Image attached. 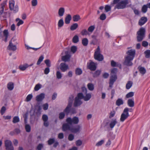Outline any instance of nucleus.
<instances>
[{
  "label": "nucleus",
  "instance_id": "nucleus-1",
  "mask_svg": "<svg viewBox=\"0 0 150 150\" xmlns=\"http://www.w3.org/2000/svg\"><path fill=\"white\" fill-rule=\"evenodd\" d=\"M136 51L134 49H130L126 52L127 55L125 57V60L123 64L127 66H131L133 64L132 61L135 57Z\"/></svg>",
  "mask_w": 150,
  "mask_h": 150
},
{
  "label": "nucleus",
  "instance_id": "nucleus-2",
  "mask_svg": "<svg viewBox=\"0 0 150 150\" xmlns=\"http://www.w3.org/2000/svg\"><path fill=\"white\" fill-rule=\"evenodd\" d=\"M129 3L128 0H122L120 1V0H114L113 3L111 4V5L113 6V4H117L115 9H122L126 8Z\"/></svg>",
  "mask_w": 150,
  "mask_h": 150
},
{
  "label": "nucleus",
  "instance_id": "nucleus-3",
  "mask_svg": "<svg viewBox=\"0 0 150 150\" xmlns=\"http://www.w3.org/2000/svg\"><path fill=\"white\" fill-rule=\"evenodd\" d=\"M100 48L98 46L94 54V57L95 59L99 61H102L103 59V56L101 54Z\"/></svg>",
  "mask_w": 150,
  "mask_h": 150
},
{
  "label": "nucleus",
  "instance_id": "nucleus-4",
  "mask_svg": "<svg viewBox=\"0 0 150 150\" xmlns=\"http://www.w3.org/2000/svg\"><path fill=\"white\" fill-rule=\"evenodd\" d=\"M145 28H142L137 32V40L138 42H140L143 40L145 37Z\"/></svg>",
  "mask_w": 150,
  "mask_h": 150
},
{
  "label": "nucleus",
  "instance_id": "nucleus-5",
  "mask_svg": "<svg viewBox=\"0 0 150 150\" xmlns=\"http://www.w3.org/2000/svg\"><path fill=\"white\" fill-rule=\"evenodd\" d=\"M16 39L13 38L9 42V44L7 49L10 50L15 51L16 49Z\"/></svg>",
  "mask_w": 150,
  "mask_h": 150
},
{
  "label": "nucleus",
  "instance_id": "nucleus-6",
  "mask_svg": "<svg viewBox=\"0 0 150 150\" xmlns=\"http://www.w3.org/2000/svg\"><path fill=\"white\" fill-rule=\"evenodd\" d=\"M129 110V109L127 108H126L124 109L123 112L121 115L120 119L121 122H123L129 116L128 113Z\"/></svg>",
  "mask_w": 150,
  "mask_h": 150
},
{
  "label": "nucleus",
  "instance_id": "nucleus-7",
  "mask_svg": "<svg viewBox=\"0 0 150 150\" xmlns=\"http://www.w3.org/2000/svg\"><path fill=\"white\" fill-rule=\"evenodd\" d=\"M66 121L68 123L72 125V124H77L79 122V118L75 116L71 118V117H68L66 119Z\"/></svg>",
  "mask_w": 150,
  "mask_h": 150
},
{
  "label": "nucleus",
  "instance_id": "nucleus-8",
  "mask_svg": "<svg viewBox=\"0 0 150 150\" xmlns=\"http://www.w3.org/2000/svg\"><path fill=\"white\" fill-rule=\"evenodd\" d=\"M4 144L6 150H14V147L12 142L9 140H6L4 141Z\"/></svg>",
  "mask_w": 150,
  "mask_h": 150
},
{
  "label": "nucleus",
  "instance_id": "nucleus-9",
  "mask_svg": "<svg viewBox=\"0 0 150 150\" xmlns=\"http://www.w3.org/2000/svg\"><path fill=\"white\" fill-rule=\"evenodd\" d=\"M78 96L80 97L82 99H83L85 101L89 100L91 98V96L90 93H86L85 96H84L83 93H78Z\"/></svg>",
  "mask_w": 150,
  "mask_h": 150
},
{
  "label": "nucleus",
  "instance_id": "nucleus-10",
  "mask_svg": "<svg viewBox=\"0 0 150 150\" xmlns=\"http://www.w3.org/2000/svg\"><path fill=\"white\" fill-rule=\"evenodd\" d=\"M81 99L82 98L78 96V94L77 96L75 98L74 104V106L75 107H77L81 105L82 103V101L81 100Z\"/></svg>",
  "mask_w": 150,
  "mask_h": 150
},
{
  "label": "nucleus",
  "instance_id": "nucleus-11",
  "mask_svg": "<svg viewBox=\"0 0 150 150\" xmlns=\"http://www.w3.org/2000/svg\"><path fill=\"white\" fill-rule=\"evenodd\" d=\"M81 126L80 125H77L75 127H71L70 131L74 133H79L81 129Z\"/></svg>",
  "mask_w": 150,
  "mask_h": 150
},
{
  "label": "nucleus",
  "instance_id": "nucleus-12",
  "mask_svg": "<svg viewBox=\"0 0 150 150\" xmlns=\"http://www.w3.org/2000/svg\"><path fill=\"white\" fill-rule=\"evenodd\" d=\"M72 103V99L70 97L69 98V103L68 105L64 110V112H65V113L67 114H68L69 113V111H70V108L71 106Z\"/></svg>",
  "mask_w": 150,
  "mask_h": 150
},
{
  "label": "nucleus",
  "instance_id": "nucleus-13",
  "mask_svg": "<svg viewBox=\"0 0 150 150\" xmlns=\"http://www.w3.org/2000/svg\"><path fill=\"white\" fill-rule=\"evenodd\" d=\"M69 68L68 65L65 63H62L60 65V68L63 72L66 71Z\"/></svg>",
  "mask_w": 150,
  "mask_h": 150
},
{
  "label": "nucleus",
  "instance_id": "nucleus-14",
  "mask_svg": "<svg viewBox=\"0 0 150 150\" xmlns=\"http://www.w3.org/2000/svg\"><path fill=\"white\" fill-rule=\"evenodd\" d=\"M71 125L67 123L64 124L62 126V130L63 131H66L67 130L70 131L71 127L70 125Z\"/></svg>",
  "mask_w": 150,
  "mask_h": 150
},
{
  "label": "nucleus",
  "instance_id": "nucleus-15",
  "mask_svg": "<svg viewBox=\"0 0 150 150\" xmlns=\"http://www.w3.org/2000/svg\"><path fill=\"white\" fill-rule=\"evenodd\" d=\"M89 69L91 71H94L96 68L95 64L93 62H91L88 65Z\"/></svg>",
  "mask_w": 150,
  "mask_h": 150
},
{
  "label": "nucleus",
  "instance_id": "nucleus-16",
  "mask_svg": "<svg viewBox=\"0 0 150 150\" xmlns=\"http://www.w3.org/2000/svg\"><path fill=\"white\" fill-rule=\"evenodd\" d=\"M147 21V18L146 17H142L139 21V25L142 26Z\"/></svg>",
  "mask_w": 150,
  "mask_h": 150
},
{
  "label": "nucleus",
  "instance_id": "nucleus-17",
  "mask_svg": "<svg viewBox=\"0 0 150 150\" xmlns=\"http://www.w3.org/2000/svg\"><path fill=\"white\" fill-rule=\"evenodd\" d=\"M117 123V121L116 119H112L110 121L109 124L110 127L111 129H112Z\"/></svg>",
  "mask_w": 150,
  "mask_h": 150
},
{
  "label": "nucleus",
  "instance_id": "nucleus-18",
  "mask_svg": "<svg viewBox=\"0 0 150 150\" xmlns=\"http://www.w3.org/2000/svg\"><path fill=\"white\" fill-rule=\"evenodd\" d=\"M65 12V9L63 7H61L58 10V14L59 17L62 16Z\"/></svg>",
  "mask_w": 150,
  "mask_h": 150
},
{
  "label": "nucleus",
  "instance_id": "nucleus-19",
  "mask_svg": "<svg viewBox=\"0 0 150 150\" xmlns=\"http://www.w3.org/2000/svg\"><path fill=\"white\" fill-rule=\"evenodd\" d=\"M45 98V94L41 93L36 97V100L38 101H42Z\"/></svg>",
  "mask_w": 150,
  "mask_h": 150
},
{
  "label": "nucleus",
  "instance_id": "nucleus-20",
  "mask_svg": "<svg viewBox=\"0 0 150 150\" xmlns=\"http://www.w3.org/2000/svg\"><path fill=\"white\" fill-rule=\"evenodd\" d=\"M71 19V17L70 15L68 14L65 17V22L66 24H69L70 23V21Z\"/></svg>",
  "mask_w": 150,
  "mask_h": 150
},
{
  "label": "nucleus",
  "instance_id": "nucleus-21",
  "mask_svg": "<svg viewBox=\"0 0 150 150\" xmlns=\"http://www.w3.org/2000/svg\"><path fill=\"white\" fill-rule=\"evenodd\" d=\"M65 53L66 54H67L68 52H66ZM70 55L68 54H67L66 55L62 56V60L65 62L68 61L69 59L70 58Z\"/></svg>",
  "mask_w": 150,
  "mask_h": 150
},
{
  "label": "nucleus",
  "instance_id": "nucleus-22",
  "mask_svg": "<svg viewBox=\"0 0 150 150\" xmlns=\"http://www.w3.org/2000/svg\"><path fill=\"white\" fill-rule=\"evenodd\" d=\"M3 33L4 36L5 37V38L4 39H3L2 40L4 41L5 42H6L8 34V30H4L3 31Z\"/></svg>",
  "mask_w": 150,
  "mask_h": 150
},
{
  "label": "nucleus",
  "instance_id": "nucleus-23",
  "mask_svg": "<svg viewBox=\"0 0 150 150\" xmlns=\"http://www.w3.org/2000/svg\"><path fill=\"white\" fill-rule=\"evenodd\" d=\"M64 22L62 18L60 19L58 21V29L62 27L64 25Z\"/></svg>",
  "mask_w": 150,
  "mask_h": 150
},
{
  "label": "nucleus",
  "instance_id": "nucleus-24",
  "mask_svg": "<svg viewBox=\"0 0 150 150\" xmlns=\"http://www.w3.org/2000/svg\"><path fill=\"white\" fill-rule=\"evenodd\" d=\"M111 64L112 67H118L120 68H121V65L120 64L116 63L113 60L111 61Z\"/></svg>",
  "mask_w": 150,
  "mask_h": 150
},
{
  "label": "nucleus",
  "instance_id": "nucleus-25",
  "mask_svg": "<svg viewBox=\"0 0 150 150\" xmlns=\"http://www.w3.org/2000/svg\"><path fill=\"white\" fill-rule=\"evenodd\" d=\"M127 104L129 107H133L134 105V100L132 99H129L127 101Z\"/></svg>",
  "mask_w": 150,
  "mask_h": 150
},
{
  "label": "nucleus",
  "instance_id": "nucleus-26",
  "mask_svg": "<svg viewBox=\"0 0 150 150\" xmlns=\"http://www.w3.org/2000/svg\"><path fill=\"white\" fill-rule=\"evenodd\" d=\"M123 103V101L122 99L118 98L116 101V104L118 106H119L120 105H122Z\"/></svg>",
  "mask_w": 150,
  "mask_h": 150
},
{
  "label": "nucleus",
  "instance_id": "nucleus-27",
  "mask_svg": "<svg viewBox=\"0 0 150 150\" xmlns=\"http://www.w3.org/2000/svg\"><path fill=\"white\" fill-rule=\"evenodd\" d=\"M81 19L80 16L79 15H74L73 17V19L74 21L77 22Z\"/></svg>",
  "mask_w": 150,
  "mask_h": 150
},
{
  "label": "nucleus",
  "instance_id": "nucleus-28",
  "mask_svg": "<svg viewBox=\"0 0 150 150\" xmlns=\"http://www.w3.org/2000/svg\"><path fill=\"white\" fill-rule=\"evenodd\" d=\"M28 67V65L27 64H25L23 65L20 66L19 68L21 70L24 71Z\"/></svg>",
  "mask_w": 150,
  "mask_h": 150
},
{
  "label": "nucleus",
  "instance_id": "nucleus-29",
  "mask_svg": "<svg viewBox=\"0 0 150 150\" xmlns=\"http://www.w3.org/2000/svg\"><path fill=\"white\" fill-rule=\"evenodd\" d=\"M117 72V69L116 68H114L112 69L111 71V76H116V74Z\"/></svg>",
  "mask_w": 150,
  "mask_h": 150
},
{
  "label": "nucleus",
  "instance_id": "nucleus-30",
  "mask_svg": "<svg viewBox=\"0 0 150 150\" xmlns=\"http://www.w3.org/2000/svg\"><path fill=\"white\" fill-rule=\"evenodd\" d=\"M140 73L143 75L146 72V70L144 68L142 67H138Z\"/></svg>",
  "mask_w": 150,
  "mask_h": 150
},
{
  "label": "nucleus",
  "instance_id": "nucleus-31",
  "mask_svg": "<svg viewBox=\"0 0 150 150\" xmlns=\"http://www.w3.org/2000/svg\"><path fill=\"white\" fill-rule=\"evenodd\" d=\"M87 87L88 89L91 91H93L94 89L93 84L91 83H89L87 84Z\"/></svg>",
  "mask_w": 150,
  "mask_h": 150
},
{
  "label": "nucleus",
  "instance_id": "nucleus-32",
  "mask_svg": "<svg viewBox=\"0 0 150 150\" xmlns=\"http://www.w3.org/2000/svg\"><path fill=\"white\" fill-rule=\"evenodd\" d=\"M15 1L13 0H11L9 1V7L10 9H12L14 6Z\"/></svg>",
  "mask_w": 150,
  "mask_h": 150
},
{
  "label": "nucleus",
  "instance_id": "nucleus-33",
  "mask_svg": "<svg viewBox=\"0 0 150 150\" xmlns=\"http://www.w3.org/2000/svg\"><path fill=\"white\" fill-rule=\"evenodd\" d=\"M78 24L77 23H75L71 26L70 29L71 30H74L78 28Z\"/></svg>",
  "mask_w": 150,
  "mask_h": 150
},
{
  "label": "nucleus",
  "instance_id": "nucleus-34",
  "mask_svg": "<svg viewBox=\"0 0 150 150\" xmlns=\"http://www.w3.org/2000/svg\"><path fill=\"white\" fill-rule=\"evenodd\" d=\"M132 82L131 81H128L126 86V89H129L132 86Z\"/></svg>",
  "mask_w": 150,
  "mask_h": 150
},
{
  "label": "nucleus",
  "instance_id": "nucleus-35",
  "mask_svg": "<svg viewBox=\"0 0 150 150\" xmlns=\"http://www.w3.org/2000/svg\"><path fill=\"white\" fill-rule=\"evenodd\" d=\"M79 41V38L78 35H75L72 39V42L74 43H77Z\"/></svg>",
  "mask_w": 150,
  "mask_h": 150
},
{
  "label": "nucleus",
  "instance_id": "nucleus-36",
  "mask_svg": "<svg viewBox=\"0 0 150 150\" xmlns=\"http://www.w3.org/2000/svg\"><path fill=\"white\" fill-rule=\"evenodd\" d=\"M7 88L10 90H12L13 88V84L12 82H10L8 84Z\"/></svg>",
  "mask_w": 150,
  "mask_h": 150
},
{
  "label": "nucleus",
  "instance_id": "nucleus-37",
  "mask_svg": "<svg viewBox=\"0 0 150 150\" xmlns=\"http://www.w3.org/2000/svg\"><path fill=\"white\" fill-rule=\"evenodd\" d=\"M88 42V40L86 38H83L82 41V44L84 46H86L87 45Z\"/></svg>",
  "mask_w": 150,
  "mask_h": 150
},
{
  "label": "nucleus",
  "instance_id": "nucleus-38",
  "mask_svg": "<svg viewBox=\"0 0 150 150\" xmlns=\"http://www.w3.org/2000/svg\"><path fill=\"white\" fill-rule=\"evenodd\" d=\"M16 22H18L17 25L18 26L23 23V21L21 20L19 18H17L16 20Z\"/></svg>",
  "mask_w": 150,
  "mask_h": 150
},
{
  "label": "nucleus",
  "instance_id": "nucleus-39",
  "mask_svg": "<svg viewBox=\"0 0 150 150\" xmlns=\"http://www.w3.org/2000/svg\"><path fill=\"white\" fill-rule=\"evenodd\" d=\"M82 71L81 69L79 68H77L75 71L76 74L78 75H79L82 73Z\"/></svg>",
  "mask_w": 150,
  "mask_h": 150
},
{
  "label": "nucleus",
  "instance_id": "nucleus-40",
  "mask_svg": "<svg viewBox=\"0 0 150 150\" xmlns=\"http://www.w3.org/2000/svg\"><path fill=\"white\" fill-rule=\"evenodd\" d=\"M19 121V118L18 116H15L13 118V122L14 123H16Z\"/></svg>",
  "mask_w": 150,
  "mask_h": 150
},
{
  "label": "nucleus",
  "instance_id": "nucleus-41",
  "mask_svg": "<svg viewBox=\"0 0 150 150\" xmlns=\"http://www.w3.org/2000/svg\"><path fill=\"white\" fill-rule=\"evenodd\" d=\"M81 35L83 36L87 35L88 34V33L86 29H84L81 31Z\"/></svg>",
  "mask_w": 150,
  "mask_h": 150
},
{
  "label": "nucleus",
  "instance_id": "nucleus-42",
  "mask_svg": "<svg viewBox=\"0 0 150 150\" xmlns=\"http://www.w3.org/2000/svg\"><path fill=\"white\" fill-rule=\"evenodd\" d=\"M11 10H13V12L14 13H16L18 11V6L16 5L15 6H14L13 7L12 9H10Z\"/></svg>",
  "mask_w": 150,
  "mask_h": 150
},
{
  "label": "nucleus",
  "instance_id": "nucleus-43",
  "mask_svg": "<svg viewBox=\"0 0 150 150\" xmlns=\"http://www.w3.org/2000/svg\"><path fill=\"white\" fill-rule=\"evenodd\" d=\"M95 28L94 25H91L88 28V30L89 32L92 33Z\"/></svg>",
  "mask_w": 150,
  "mask_h": 150
},
{
  "label": "nucleus",
  "instance_id": "nucleus-44",
  "mask_svg": "<svg viewBox=\"0 0 150 150\" xmlns=\"http://www.w3.org/2000/svg\"><path fill=\"white\" fill-rule=\"evenodd\" d=\"M100 70L96 71L93 74V76L94 77H98L100 74Z\"/></svg>",
  "mask_w": 150,
  "mask_h": 150
},
{
  "label": "nucleus",
  "instance_id": "nucleus-45",
  "mask_svg": "<svg viewBox=\"0 0 150 150\" xmlns=\"http://www.w3.org/2000/svg\"><path fill=\"white\" fill-rule=\"evenodd\" d=\"M145 54V57L147 58L150 57V50H147L144 52Z\"/></svg>",
  "mask_w": 150,
  "mask_h": 150
},
{
  "label": "nucleus",
  "instance_id": "nucleus-46",
  "mask_svg": "<svg viewBox=\"0 0 150 150\" xmlns=\"http://www.w3.org/2000/svg\"><path fill=\"white\" fill-rule=\"evenodd\" d=\"M55 142V139L54 138L50 139L47 141L48 144L49 145H51L53 144Z\"/></svg>",
  "mask_w": 150,
  "mask_h": 150
},
{
  "label": "nucleus",
  "instance_id": "nucleus-47",
  "mask_svg": "<svg viewBox=\"0 0 150 150\" xmlns=\"http://www.w3.org/2000/svg\"><path fill=\"white\" fill-rule=\"evenodd\" d=\"M117 79V77H115V76H111V77L110 80V82L112 83L113 84L114 82L115 81L116 79Z\"/></svg>",
  "mask_w": 150,
  "mask_h": 150
},
{
  "label": "nucleus",
  "instance_id": "nucleus-48",
  "mask_svg": "<svg viewBox=\"0 0 150 150\" xmlns=\"http://www.w3.org/2000/svg\"><path fill=\"white\" fill-rule=\"evenodd\" d=\"M32 97L33 96L32 94H30L28 95V96H27L26 98L25 101L27 102H28L30 101Z\"/></svg>",
  "mask_w": 150,
  "mask_h": 150
},
{
  "label": "nucleus",
  "instance_id": "nucleus-49",
  "mask_svg": "<svg viewBox=\"0 0 150 150\" xmlns=\"http://www.w3.org/2000/svg\"><path fill=\"white\" fill-rule=\"evenodd\" d=\"M41 85L40 84H38L35 85L34 88V90L35 91H38L41 88Z\"/></svg>",
  "mask_w": 150,
  "mask_h": 150
},
{
  "label": "nucleus",
  "instance_id": "nucleus-50",
  "mask_svg": "<svg viewBox=\"0 0 150 150\" xmlns=\"http://www.w3.org/2000/svg\"><path fill=\"white\" fill-rule=\"evenodd\" d=\"M134 95L133 92H131L128 93L126 96V98H128L132 97Z\"/></svg>",
  "mask_w": 150,
  "mask_h": 150
},
{
  "label": "nucleus",
  "instance_id": "nucleus-51",
  "mask_svg": "<svg viewBox=\"0 0 150 150\" xmlns=\"http://www.w3.org/2000/svg\"><path fill=\"white\" fill-rule=\"evenodd\" d=\"M104 142V141L103 140H102L97 142L96 145L97 146H101Z\"/></svg>",
  "mask_w": 150,
  "mask_h": 150
},
{
  "label": "nucleus",
  "instance_id": "nucleus-52",
  "mask_svg": "<svg viewBox=\"0 0 150 150\" xmlns=\"http://www.w3.org/2000/svg\"><path fill=\"white\" fill-rule=\"evenodd\" d=\"M45 62L48 67H49L51 66V62L50 60L47 59L45 60Z\"/></svg>",
  "mask_w": 150,
  "mask_h": 150
},
{
  "label": "nucleus",
  "instance_id": "nucleus-53",
  "mask_svg": "<svg viewBox=\"0 0 150 150\" xmlns=\"http://www.w3.org/2000/svg\"><path fill=\"white\" fill-rule=\"evenodd\" d=\"M147 7L146 5H144L142 8V11L144 13H145L147 11Z\"/></svg>",
  "mask_w": 150,
  "mask_h": 150
},
{
  "label": "nucleus",
  "instance_id": "nucleus-54",
  "mask_svg": "<svg viewBox=\"0 0 150 150\" xmlns=\"http://www.w3.org/2000/svg\"><path fill=\"white\" fill-rule=\"evenodd\" d=\"M25 129L27 132H30V127L29 125H25Z\"/></svg>",
  "mask_w": 150,
  "mask_h": 150
},
{
  "label": "nucleus",
  "instance_id": "nucleus-55",
  "mask_svg": "<svg viewBox=\"0 0 150 150\" xmlns=\"http://www.w3.org/2000/svg\"><path fill=\"white\" fill-rule=\"evenodd\" d=\"M111 7L110 6L108 5H106L105 6V9L106 12H108L110 11Z\"/></svg>",
  "mask_w": 150,
  "mask_h": 150
},
{
  "label": "nucleus",
  "instance_id": "nucleus-56",
  "mask_svg": "<svg viewBox=\"0 0 150 150\" xmlns=\"http://www.w3.org/2000/svg\"><path fill=\"white\" fill-rule=\"evenodd\" d=\"M65 115L64 112H61L59 114V118L60 119H63L65 116Z\"/></svg>",
  "mask_w": 150,
  "mask_h": 150
},
{
  "label": "nucleus",
  "instance_id": "nucleus-57",
  "mask_svg": "<svg viewBox=\"0 0 150 150\" xmlns=\"http://www.w3.org/2000/svg\"><path fill=\"white\" fill-rule=\"evenodd\" d=\"M56 76L57 79H60L62 77V74L59 71H57L56 73Z\"/></svg>",
  "mask_w": 150,
  "mask_h": 150
},
{
  "label": "nucleus",
  "instance_id": "nucleus-58",
  "mask_svg": "<svg viewBox=\"0 0 150 150\" xmlns=\"http://www.w3.org/2000/svg\"><path fill=\"white\" fill-rule=\"evenodd\" d=\"M106 18V16L105 14L104 13H103L101 15L100 18L101 20H105Z\"/></svg>",
  "mask_w": 150,
  "mask_h": 150
},
{
  "label": "nucleus",
  "instance_id": "nucleus-59",
  "mask_svg": "<svg viewBox=\"0 0 150 150\" xmlns=\"http://www.w3.org/2000/svg\"><path fill=\"white\" fill-rule=\"evenodd\" d=\"M42 119L43 121H45L48 120V117L47 115H43L42 116Z\"/></svg>",
  "mask_w": 150,
  "mask_h": 150
},
{
  "label": "nucleus",
  "instance_id": "nucleus-60",
  "mask_svg": "<svg viewBox=\"0 0 150 150\" xmlns=\"http://www.w3.org/2000/svg\"><path fill=\"white\" fill-rule=\"evenodd\" d=\"M71 50L73 53H74L77 50V47L75 46H73L71 47Z\"/></svg>",
  "mask_w": 150,
  "mask_h": 150
},
{
  "label": "nucleus",
  "instance_id": "nucleus-61",
  "mask_svg": "<svg viewBox=\"0 0 150 150\" xmlns=\"http://www.w3.org/2000/svg\"><path fill=\"white\" fill-rule=\"evenodd\" d=\"M82 141L80 140H78L76 141V144L77 146H80L82 144Z\"/></svg>",
  "mask_w": 150,
  "mask_h": 150
},
{
  "label": "nucleus",
  "instance_id": "nucleus-62",
  "mask_svg": "<svg viewBox=\"0 0 150 150\" xmlns=\"http://www.w3.org/2000/svg\"><path fill=\"white\" fill-rule=\"evenodd\" d=\"M115 114V112L114 110L111 111L110 113L109 118H111L113 117L114 116Z\"/></svg>",
  "mask_w": 150,
  "mask_h": 150
},
{
  "label": "nucleus",
  "instance_id": "nucleus-63",
  "mask_svg": "<svg viewBox=\"0 0 150 150\" xmlns=\"http://www.w3.org/2000/svg\"><path fill=\"white\" fill-rule=\"evenodd\" d=\"M38 4V2L37 0H33L32 1V4L33 6H36Z\"/></svg>",
  "mask_w": 150,
  "mask_h": 150
},
{
  "label": "nucleus",
  "instance_id": "nucleus-64",
  "mask_svg": "<svg viewBox=\"0 0 150 150\" xmlns=\"http://www.w3.org/2000/svg\"><path fill=\"white\" fill-rule=\"evenodd\" d=\"M6 110V107L4 106L2 107L1 110V113L2 115H3L4 113Z\"/></svg>",
  "mask_w": 150,
  "mask_h": 150
}]
</instances>
